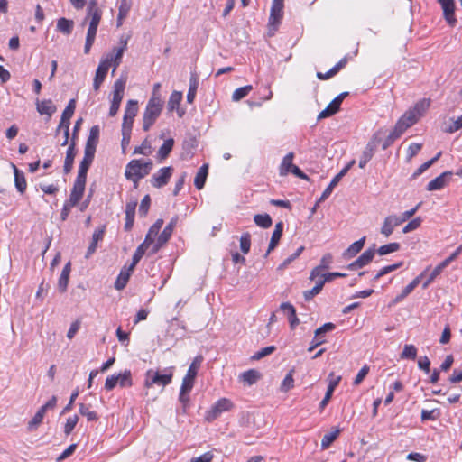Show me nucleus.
Returning a JSON list of instances; mask_svg holds the SVG:
<instances>
[{"instance_id": "1", "label": "nucleus", "mask_w": 462, "mask_h": 462, "mask_svg": "<svg viewBox=\"0 0 462 462\" xmlns=\"http://www.w3.org/2000/svg\"><path fill=\"white\" fill-rule=\"evenodd\" d=\"M163 225V219H157L154 224L149 228L148 233L145 236L144 241L136 248L134 253L132 263L129 266L130 270H134L136 264L140 262L146 249L154 243V239L157 236L160 229Z\"/></svg>"}, {"instance_id": "2", "label": "nucleus", "mask_w": 462, "mask_h": 462, "mask_svg": "<svg viewBox=\"0 0 462 462\" xmlns=\"http://www.w3.org/2000/svg\"><path fill=\"white\" fill-rule=\"evenodd\" d=\"M173 369L172 366L164 368L162 372L149 369L145 373L144 386L150 388L157 384L164 387L170 384L173 377Z\"/></svg>"}, {"instance_id": "3", "label": "nucleus", "mask_w": 462, "mask_h": 462, "mask_svg": "<svg viewBox=\"0 0 462 462\" xmlns=\"http://www.w3.org/2000/svg\"><path fill=\"white\" fill-rule=\"evenodd\" d=\"M152 167V160L143 162L140 159H134L126 164L125 176L126 179H143L151 172Z\"/></svg>"}, {"instance_id": "4", "label": "nucleus", "mask_w": 462, "mask_h": 462, "mask_svg": "<svg viewBox=\"0 0 462 462\" xmlns=\"http://www.w3.org/2000/svg\"><path fill=\"white\" fill-rule=\"evenodd\" d=\"M163 103H158L155 98H150L143 115V130L147 132L160 116Z\"/></svg>"}, {"instance_id": "5", "label": "nucleus", "mask_w": 462, "mask_h": 462, "mask_svg": "<svg viewBox=\"0 0 462 462\" xmlns=\"http://www.w3.org/2000/svg\"><path fill=\"white\" fill-rule=\"evenodd\" d=\"M283 1L284 0H273L270 17L268 22L269 32L273 34L277 31L282 17H283Z\"/></svg>"}, {"instance_id": "6", "label": "nucleus", "mask_w": 462, "mask_h": 462, "mask_svg": "<svg viewBox=\"0 0 462 462\" xmlns=\"http://www.w3.org/2000/svg\"><path fill=\"white\" fill-rule=\"evenodd\" d=\"M349 95L348 92H342L339 95H337L328 105V106L322 110L317 119L321 120L329 116H334L340 110V106L344 100L345 97H346Z\"/></svg>"}, {"instance_id": "7", "label": "nucleus", "mask_w": 462, "mask_h": 462, "mask_svg": "<svg viewBox=\"0 0 462 462\" xmlns=\"http://www.w3.org/2000/svg\"><path fill=\"white\" fill-rule=\"evenodd\" d=\"M173 172L171 166L161 168L151 178V184L156 189H161L168 184Z\"/></svg>"}, {"instance_id": "8", "label": "nucleus", "mask_w": 462, "mask_h": 462, "mask_svg": "<svg viewBox=\"0 0 462 462\" xmlns=\"http://www.w3.org/2000/svg\"><path fill=\"white\" fill-rule=\"evenodd\" d=\"M336 328V325L332 322H328L317 328L314 332V338L310 344V346L308 348L309 352L313 351L316 347L322 345L326 342V339L324 338V335L327 332H330L334 330Z\"/></svg>"}, {"instance_id": "9", "label": "nucleus", "mask_w": 462, "mask_h": 462, "mask_svg": "<svg viewBox=\"0 0 462 462\" xmlns=\"http://www.w3.org/2000/svg\"><path fill=\"white\" fill-rule=\"evenodd\" d=\"M203 358L201 356H196L192 363L190 364L186 375L182 380L181 385H183V390L186 388H193L195 378L198 374V370L201 365Z\"/></svg>"}, {"instance_id": "10", "label": "nucleus", "mask_w": 462, "mask_h": 462, "mask_svg": "<svg viewBox=\"0 0 462 462\" xmlns=\"http://www.w3.org/2000/svg\"><path fill=\"white\" fill-rule=\"evenodd\" d=\"M233 407V403L226 398L218 400L208 411L206 419L208 421L216 420L222 412L229 411Z\"/></svg>"}, {"instance_id": "11", "label": "nucleus", "mask_w": 462, "mask_h": 462, "mask_svg": "<svg viewBox=\"0 0 462 462\" xmlns=\"http://www.w3.org/2000/svg\"><path fill=\"white\" fill-rule=\"evenodd\" d=\"M375 245L373 247L366 249L356 260L349 263L346 267L348 270H357L370 263L375 254Z\"/></svg>"}, {"instance_id": "12", "label": "nucleus", "mask_w": 462, "mask_h": 462, "mask_svg": "<svg viewBox=\"0 0 462 462\" xmlns=\"http://www.w3.org/2000/svg\"><path fill=\"white\" fill-rule=\"evenodd\" d=\"M87 179L77 177L69 194L70 205H78L83 197Z\"/></svg>"}, {"instance_id": "13", "label": "nucleus", "mask_w": 462, "mask_h": 462, "mask_svg": "<svg viewBox=\"0 0 462 462\" xmlns=\"http://www.w3.org/2000/svg\"><path fill=\"white\" fill-rule=\"evenodd\" d=\"M441 5L443 15L450 26H455L457 19L455 17V1L454 0H437Z\"/></svg>"}, {"instance_id": "14", "label": "nucleus", "mask_w": 462, "mask_h": 462, "mask_svg": "<svg viewBox=\"0 0 462 462\" xmlns=\"http://www.w3.org/2000/svg\"><path fill=\"white\" fill-rule=\"evenodd\" d=\"M430 104V99L423 98L417 102L415 106L408 110L404 115L412 119L413 122L418 121V119L425 113V111L429 108Z\"/></svg>"}, {"instance_id": "15", "label": "nucleus", "mask_w": 462, "mask_h": 462, "mask_svg": "<svg viewBox=\"0 0 462 462\" xmlns=\"http://www.w3.org/2000/svg\"><path fill=\"white\" fill-rule=\"evenodd\" d=\"M328 377L330 378V380H329V383L328 385V389L326 391L324 398L322 399V401L319 403L320 411H323L324 408L328 405V403L329 402V401L332 397L333 392L335 391L336 387L338 385V383L341 381V376L340 375L334 376L333 373H330Z\"/></svg>"}, {"instance_id": "16", "label": "nucleus", "mask_w": 462, "mask_h": 462, "mask_svg": "<svg viewBox=\"0 0 462 462\" xmlns=\"http://www.w3.org/2000/svg\"><path fill=\"white\" fill-rule=\"evenodd\" d=\"M453 172L450 171H444L439 176L436 177L434 180H430L427 185V190H439L444 188L447 182L452 177Z\"/></svg>"}, {"instance_id": "17", "label": "nucleus", "mask_w": 462, "mask_h": 462, "mask_svg": "<svg viewBox=\"0 0 462 462\" xmlns=\"http://www.w3.org/2000/svg\"><path fill=\"white\" fill-rule=\"evenodd\" d=\"M430 267H428L424 272H422L419 276H417L415 279H413L407 286H405L402 292L397 295L393 300V303L396 304L401 301H402L409 294H411L413 290L419 285L420 279L424 275V273L429 270Z\"/></svg>"}, {"instance_id": "18", "label": "nucleus", "mask_w": 462, "mask_h": 462, "mask_svg": "<svg viewBox=\"0 0 462 462\" xmlns=\"http://www.w3.org/2000/svg\"><path fill=\"white\" fill-rule=\"evenodd\" d=\"M108 69L109 66L107 64V60H101L96 70V75L93 80V88L96 91H97L100 88L101 84L104 82L106 77Z\"/></svg>"}, {"instance_id": "19", "label": "nucleus", "mask_w": 462, "mask_h": 462, "mask_svg": "<svg viewBox=\"0 0 462 462\" xmlns=\"http://www.w3.org/2000/svg\"><path fill=\"white\" fill-rule=\"evenodd\" d=\"M400 225L401 222L399 221V218H397L396 215L387 216L383 220L380 232L385 237H389L393 234L394 228Z\"/></svg>"}, {"instance_id": "20", "label": "nucleus", "mask_w": 462, "mask_h": 462, "mask_svg": "<svg viewBox=\"0 0 462 462\" xmlns=\"http://www.w3.org/2000/svg\"><path fill=\"white\" fill-rule=\"evenodd\" d=\"M106 232V226L97 228L92 236V241L88 247L85 257L89 258L97 250L98 241L103 240Z\"/></svg>"}, {"instance_id": "21", "label": "nucleus", "mask_w": 462, "mask_h": 462, "mask_svg": "<svg viewBox=\"0 0 462 462\" xmlns=\"http://www.w3.org/2000/svg\"><path fill=\"white\" fill-rule=\"evenodd\" d=\"M126 85V77L121 76L114 83L113 99L111 102L121 104Z\"/></svg>"}, {"instance_id": "22", "label": "nucleus", "mask_w": 462, "mask_h": 462, "mask_svg": "<svg viewBox=\"0 0 462 462\" xmlns=\"http://www.w3.org/2000/svg\"><path fill=\"white\" fill-rule=\"evenodd\" d=\"M36 109L40 115H47L51 117L57 110L51 99L36 100Z\"/></svg>"}, {"instance_id": "23", "label": "nucleus", "mask_w": 462, "mask_h": 462, "mask_svg": "<svg viewBox=\"0 0 462 462\" xmlns=\"http://www.w3.org/2000/svg\"><path fill=\"white\" fill-rule=\"evenodd\" d=\"M283 232V223L282 221L276 223L274 230L273 232L269 246L267 252L264 254V257H267L268 254L278 245L280 239L282 236Z\"/></svg>"}, {"instance_id": "24", "label": "nucleus", "mask_w": 462, "mask_h": 462, "mask_svg": "<svg viewBox=\"0 0 462 462\" xmlns=\"http://www.w3.org/2000/svg\"><path fill=\"white\" fill-rule=\"evenodd\" d=\"M280 309L287 312L290 328L291 329H294L300 323V319L297 317L296 309L294 306L290 302H282L280 305Z\"/></svg>"}, {"instance_id": "25", "label": "nucleus", "mask_w": 462, "mask_h": 462, "mask_svg": "<svg viewBox=\"0 0 462 462\" xmlns=\"http://www.w3.org/2000/svg\"><path fill=\"white\" fill-rule=\"evenodd\" d=\"M76 156V143L70 142L67 152L66 157L64 161L63 171L65 174H68L71 171L73 168L74 159Z\"/></svg>"}, {"instance_id": "26", "label": "nucleus", "mask_w": 462, "mask_h": 462, "mask_svg": "<svg viewBox=\"0 0 462 462\" xmlns=\"http://www.w3.org/2000/svg\"><path fill=\"white\" fill-rule=\"evenodd\" d=\"M14 174V185L16 189L21 193H24L27 188V182L24 177V173L20 171L15 164L11 163Z\"/></svg>"}, {"instance_id": "27", "label": "nucleus", "mask_w": 462, "mask_h": 462, "mask_svg": "<svg viewBox=\"0 0 462 462\" xmlns=\"http://www.w3.org/2000/svg\"><path fill=\"white\" fill-rule=\"evenodd\" d=\"M365 239L366 237L363 236L359 240L350 245L348 248L344 251L343 257L345 259H350L356 256L363 249L365 243Z\"/></svg>"}, {"instance_id": "28", "label": "nucleus", "mask_w": 462, "mask_h": 462, "mask_svg": "<svg viewBox=\"0 0 462 462\" xmlns=\"http://www.w3.org/2000/svg\"><path fill=\"white\" fill-rule=\"evenodd\" d=\"M375 149L376 144L374 141H371L366 144L359 161V167L361 169H364L367 162L373 158Z\"/></svg>"}, {"instance_id": "29", "label": "nucleus", "mask_w": 462, "mask_h": 462, "mask_svg": "<svg viewBox=\"0 0 462 462\" xmlns=\"http://www.w3.org/2000/svg\"><path fill=\"white\" fill-rule=\"evenodd\" d=\"M71 272V263L68 262L60 273V276L58 281V288L60 292H65L68 288L69 273Z\"/></svg>"}, {"instance_id": "30", "label": "nucleus", "mask_w": 462, "mask_h": 462, "mask_svg": "<svg viewBox=\"0 0 462 462\" xmlns=\"http://www.w3.org/2000/svg\"><path fill=\"white\" fill-rule=\"evenodd\" d=\"M114 51H116L115 54L109 53L106 55L105 59H102L103 60H107V64L109 67L113 64V74L116 71V68L121 64L122 57L124 54L122 48H115Z\"/></svg>"}, {"instance_id": "31", "label": "nucleus", "mask_w": 462, "mask_h": 462, "mask_svg": "<svg viewBox=\"0 0 462 462\" xmlns=\"http://www.w3.org/2000/svg\"><path fill=\"white\" fill-rule=\"evenodd\" d=\"M178 221H179V217L177 215L174 216L173 217H171V219L167 224V226L164 227L162 232L159 235L161 242L167 243L169 241V239L171 238V236L172 235V232H173V229L176 226Z\"/></svg>"}, {"instance_id": "32", "label": "nucleus", "mask_w": 462, "mask_h": 462, "mask_svg": "<svg viewBox=\"0 0 462 462\" xmlns=\"http://www.w3.org/2000/svg\"><path fill=\"white\" fill-rule=\"evenodd\" d=\"M294 159V153L292 152L287 153L282 161V163L279 167V174L281 176H286L290 173L291 170L292 169L293 167V161Z\"/></svg>"}, {"instance_id": "33", "label": "nucleus", "mask_w": 462, "mask_h": 462, "mask_svg": "<svg viewBox=\"0 0 462 462\" xmlns=\"http://www.w3.org/2000/svg\"><path fill=\"white\" fill-rule=\"evenodd\" d=\"M344 173L343 172H338L333 179L332 180L330 181V183L328 184V186L325 189V190L323 191V193L321 194L320 198L318 199V203H321L323 202L324 200H326L329 196L330 194L332 193L334 188L337 185V183L340 181V180L344 177Z\"/></svg>"}, {"instance_id": "34", "label": "nucleus", "mask_w": 462, "mask_h": 462, "mask_svg": "<svg viewBox=\"0 0 462 462\" xmlns=\"http://www.w3.org/2000/svg\"><path fill=\"white\" fill-rule=\"evenodd\" d=\"M261 376L262 374L259 371L255 369H249L240 374V379L247 385H253L261 378Z\"/></svg>"}, {"instance_id": "35", "label": "nucleus", "mask_w": 462, "mask_h": 462, "mask_svg": "<svg viewBox=\"0 0 462 462\" xmlns=\"http://www.w3.org/2000/svg\"><path fill=\"white\" fill-rule=\"evenodd\" d=\"M173 145L174 140L172 138H169L164 141L157 152V157L161 162L168 158L171 152L172 151Z\"/></svg>"}, {"instance_id": "36", "label": "nucleus", "mask_w": 462, "mask_h": 462, "mask_svg": "<svg viewBox=\"0 0 462 462\" xmlns=\"http://www.w3.org/2000/svg\"><path fill=\"white\" fill-rule=\"evenodd\" d=\"M97 27L98 26H96V25H91V24L88 25V32H87V36H86L85 46H84V52L86 54H88L89 52V51L95 42L97 32Z\"/></svg>"}, {"instance_id": "37", "label": "nucleus", "mask_w": 462, "mask_h": 462, "mask_svg": "<svg viewBox=\"0 0 462 462\" xmlns=\"http://www.w3.org/2000/svg\"><path fill=\"white\" fill-rule=\"evenodd\" d=\"M340 432L341 430L339 428H336L333 431L325 434L321 440V449H328L330 445L337 439Z\"/></svg>"}, {"instance_id": "38", "label": "nucleus", "mask_w": 462, "mask_h": 462, "mask_svg": "<svg viewBox=\"0 0 462 462\" xmlns=\"http://www.w3.org/2000/svg\"><path fill=\"white\" fill-rule=\"evenodd\" d=\"M441 156V152H438L432 159L422 163L411 176L410 180H413L428 170L433 163H435Z\"/></svg>"}, {"instance_id": "39", "label": "nucleus", "mask_w": 462, "mask_h": 462, "mask_svg": "<svg viewBox=\"0 0 462 462\" xmlns=\"http://www.w3.org/2000/svg\"><path fill=\"white\" fill-rule=\"evenodd\" d=\"M403 133L401 130L400 126L395 125L394 128L390 132L385 140L382 144V149L386 150L389 146H391L395 140H397Z\"/></svg>"}, {"instance_id": "40", "label": "nucleus", "mask_w": 462, "mask_h": 462, "mask_svg": "<svg viewBox=\"0 0 462 462\" xmlns=\"http://www.w3.org/2000/svg\"><path fill=\"white\" fill-rule=\"evenodd\" d=\"M74 27V22L67 18H60L57 22V30L66 35L71 33Z\"/></svg>"}, {"instance_id": "41", "label": "nucleus", "mask_w": 462, "mask_h": 462, "mask_svg": "<svg viewBox=\"0 0 462 462\" xmlns=\"http://www.w3.org/2000/svg\"><path fill=\"white\" fill-rule=\"evenodd\" d=\"M198 87H199V79L195 74H192L190 77V79H189V91L187 94V102L188 103H190V104L193 103V101L196 97Z\"/></svg>"}, {"instance_id": "42", "label": "nucleus", "mask_w": 462, "mask_h": 462, "mask_svg": "<svg viewBox=\"0 0 462 462\" xmlns=\"http://www.w3.org/2000/svg\"><path fill=\"white\" fill-rule=\"evenodd\" d=\"M131 9V3L129 0H121L118 15H117V26L122 24L123 19H125Z\"/></svg>"}, {"instance_id": "43", "label": "nucleus", "mask_w": 462, "mask_h": 462, "mask_svg": "<svg viewBox=\"0 0 462 462\" xmlns=\"http://www.w3.org/2000/svg\"><path fill=\"white\" fill-rule=\"evenodd\" d=\"M138 112V102L134 99H130L127 101L125 109V118L134 119Z\"/></svg>"}, {"instance_id": "44", "label": "nucleus", "mask_w": 462, "mask_h": 462, "mask_svg": "<svg viewBox=\"0 0 462 462\" xmlns=\"http://www.w3.org/2000/svg\"><path fill=\"white\" fill-rule=\"evenodd\" d=\"M132 271L133 270H130L129 268L127 271L121 270V272H120L119 275L117 276V279L115 282V288L116 290L121 291L126 286L127 282L130 277V272H132Z\"/></svg>"}, {"instance_id": "45", "label": "nucleus", "mask_w": 462, "mask_h": 462, "mask_svg": "<svg viewBox=\"0 0 462 462\" xmlns=\"http://www.w3.org/2000/svg\"><path fill=\"white\" fill-rule=\"evenodd\" d=\"M254 223L262 227V228H268L272 226L273 220L269 214H257L254 217Z\"/></svg>"}, {"instance_id": "46", "label": "nucleus", "mask_w": 462, "mask_h": 462, "mask_svg": "<svg viewBox=\"0 0 462 462\" xmlns=\"http://www.w3.org/2000/svg\"><path fill=\"white\" fill-rule=\"evenodd\" d=\"M181 99H182V93L180 91H176V90L173 91L171 94L169 101H168L169 111L171 112L175 109H178V107L180 106V104L181 102Z\"/></svg>"}, {"instance_id": "47", "label": "nucleus", "mask_w": 462, "mask_h": 462, "mask_svg": "<svg viewBox=\"0 0 462 462\" xmlns=\"http://www.w3.org/2000/svg\"><path fill=\"white\" fill-rule=\"evenodd\" d=\"M400 248L401 245L397 242H393L381 245L375 252L380 255H386L397 252Z\"/></svg>"}, {"instance_id": "48", "label": "nucleus", "mask_w": 462, "mask_h": 462, "mask_svg": "<svg viewBox=\"0 0 462 462\" xmlns=\"http://www.w3.org/2000/svg\"><path fill=\"white\" fill-rule=\"evenodd\" d=\"M79 413L82 416H85L88 421H95L98 420L97 412L90 411V404L80 403Z\"/></svg>"}, {"instance_id": "49", "label": "nucleus", "mask_w": 462, "mask_h": 462, "mask_svg": "<svg viewBox=\"0 0 462 462\" xmlns=\"http://www.w3.org/2000/svg\"><path fill=\"white\" fill-rule=\"evenodd\" d=\"M403 265V262H399V263H393V264H390V265H387V266H384L376 274L375 276L374 277L373 281L374 282H376L378 281L381 277H383V275H386L387 273H390L397 269H399L400 267H402Z\"/></svg>"}, {"instance_id": "50", "label": "nucleus", "mask_w": 462, "mask_h": 462, "mask_svg": "<svg viewBox=\"0 0 462 462\" xmlns=\"http://www.w3.org/2000/svg\"><path fill=\"white\" fill-rule=\"evenodd\" d=\"M45 413L46 411L41 407L33 418L28 422V430H33L36 429L42 423Z\"/></svg>"}, {"instance_id": "51", "label": "nucleus", "mask_w": 462, "mask_h": 462, "mask_svg": "<svg viewBox=\"0 0 462 462\" xmlns=\"http://www.w3.org/2000/svg\"><path fill=\"white\" fill-rule=\"evenodd\" d=\"M119 380L117 383L121 387H130L133 385L132 373L130 370H125L124 373L117 374Z\"/></svg>"}, {"instance_id": "52", "label": "nucleus", "mask_w": 462, "mask_h": 462, "mask_svg": "<svg viewBox=\"0 0 462 462\" xmlns=\"http://www.w3.org/2000/svg\"><path fill=\"white\" fill-rule=\"evenodd\" d=\"M400 357L402 359L415 360L417 357V348L413 345H405Z\"/></svg>"}, {"instance_id": "53", "label": "nucleus", "mask_w": 462, "mask_h": 462, "mask_svg": "<svg viewBox=\"0 0 462 462\" xmlns=\"http://www.w3.org/2000/svg\"><path fill=\"white\" fill-rule=\"evenodd\" d=\"M252 88H253L251 85H246V86L236 88L233 92L232 99L234 101L241 100L242 98L245 97L249 94V92L252 90Z\"/></svg>"}, {"instance_id": "54", "label": "nucleus", "mask_w": 462, "mask_h": 462, "mask_svg": "<svg viewBox=\"0 0 462 462\" xmlns=\"http://www.w3.org/2000/svg\"><path fill=\"white\" fill-rule=\"evenodd\" d=\"M102 17V10L95 9L91 11H87L86 19L90 18L89 24L98 26Z\"/></svg>"}, {"instance_id": "55", "label": "nucleus", "mask_w": 462, "mask_h": 462, "mask_svg": "<svg viewBox=\"0 0 462 462\" xmlns=\"http://www.w3.org/2000/svg\"><path fill=\"white\" fill-rule=\"evenodd\" d=\"M100 129L98 125H94L90 128L89 135L86 143L97 145L99 141Z\"/></svg>"}, {"instance_id": "56", "label": "nucleus", "mask_w": 462, "mask_h": 462, "mask_svg": "<svg viewBox=\"0 0 462 462\" xmlns=\"http://www.w3.org/2000/svg\"><path fill=\"white\" fill-rule=\"evenodd\" d=\"M275 349H276V347L274 346H265V347L262 348L261 350L255 352L251 356V359L252 360H260V359L265 357L266 356H269L272 353H273L275 351Z\"/></svg>"}, {"instance_id": "57", "label": "nucleus", "mask_w": 462, "mask_h": 462, "mask_svg": "<svg viewBox=\"0 0 462 462\" xmlns=\"http://www.w3.org/2000/svg\"><path fill=\"white\" fill-rule=\"evenodd\" d=\"M251 247V235L249 233H244L240 237V249L246 254L249 253Z\"/></svg>"}, {"instance_id": "58", "label": "nucleus", "mask_w": 462, "mask_h": 462, "mask_svg": "<svg viewBox=\"0 0 462 462\" xmlns=\"http://www.w3.org/2000/svg\"><path fill=\"white\" fill-rule=\"evenodd\" d=\"M91 164H92V162L83 158L79 163L77 177L87 179V174H88V171Z\"/></svg>"}, {"instance_id": "59", "label": "nucleus", "mask_w": 462, "mask_h": 462, "mask_svg": "<svg viewBox=\"0 0 462 462\" xmlns=\"http://www.w3.org/2000/svg\"><path fill=\"white\" fill-rule=\"evenodd\" d=\"M293 383H294V380L292 377V372L291 371L289 374H286L283 381L282 382V384L280 387L281 392L287 393L289 390L293 388V386H294Z\"/></svg>"}, {"instance_id": "60", "label": "nucleus", "mask_w": 462, "mask_h": 462, "mask_svg": "<svg viewBox=\"0 0 462 462\" xmlns=\"http://www.w3.org/2000/svg\"><path fill=\"white\" fill-rule=\"evenodd\" d=\"M79 421V416L73 415L67 419L65 426H64V433L68 436L69 435L74 428L76 427Z\"/></svg>"}, {"instance_id": "61", "label": "nucleus", "mask_w": 462, "mask_h": 462, "mask_svg": "<svg viewBox=\"0 0 462 462\" xmlns=\"http://www.w3.org/2000/svg\"><path fill=\"white\" fill-rule=\"evenodd\" d=\"M416 122L403 115L395 124L401 127L402 133H404L409 127L412 126Z\"/></svg>"}, {"instance_id": "62", "label": "nucleus", "mask_w": 462, "mask_h": 462, "mask_svg": "<svg viewBox=\"0 0 462 462\" xmlns=\"http://www.w3.org/2000/svg\"><path fill=\"white\" fill-rule=\"evenodd\" d=\"M421 222L422 220L420 217L413 218L402 228V233L407 234L409 232L416 230L418 227H420Z\"/></svg>"}, {"instance_id": "63", "label": "nucleus", "mask_w": 462, "mask_h": 462, "mask_svg": "<svg viewBox=\"0 0 462 462\" xmlns=\"http://www.w3.org/2000/svg\"><path fill=\"white\" fill-rule=\"evenodd\" d=\"M151 205V198L149 195H145L140 204L139 207V214L141 217H146L149 208Z\"/></svg>"}, {"instance_id": "64", "label": "nucleus", "mask_w": 462, "mask_h": 462, "mask_svg": "<svg viewBox=\"0 0 462 462\" xmlns=\"http://www.w3.org/2000/svg\"><path fill=\"white\" fill-rule=\"evenodd\" d=\"M151 145L145 139L141 145L136 146L134 150V154L148 155L151 152Z\"/></svg>"}]
</instances>
